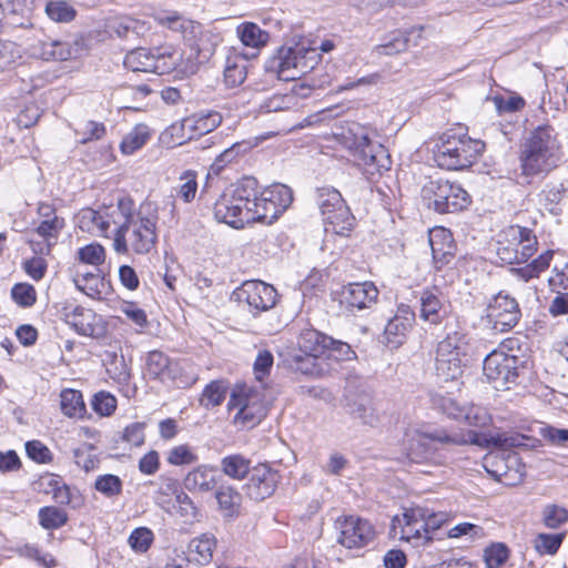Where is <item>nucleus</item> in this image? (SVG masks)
Listing matches in <instances>:
<instances>
[{
	"label": "nucleus",
	"instance_id": "obj_31",
	"mask_svg": "<svg viewBox=\"0 0 568 568\" xmlns=\"http://www.w3.org/2000/svg\"><path fill=\"white\" fill-rule=\"evenodd\" d=\"M263 192H258V182L254 186V196H250L248 207L252 216H250V223L255 221H262L272 223L282 213L275 207L274 203L267 200Z\"/></svg>",
	"mask_w": 568,
	"mask_h": 568
},
{
	"label": "nucleus",
	"instance_id": "obj_12",
	"mask_svg": "<svg viewBox=\"0 0 568 568\" xmlns=\"http://www.w3.org/2000/svg\"><path fill=\"white\" fill-rule=\"evenodd\" d=\"M466 335L463 332L447 333L436 348L435 368L444 381L457 379L463 374Z\"/></svg>",
	"mask_w": 568,
	"mask_h": 568
},
{
	"label": "nucleus",
	"instance_id": "obj_64",
	"mask_svg": "<svg viewBox=\"0 0 568 568\" xmlns=\"http://www.w3.org/2000/svg\"><path fill=\"white\" fill-rule=\"evenodd\" d=\"M26 453L30 459L39 464H45L51 462L52 459V454L50 449L40 440L27 442Z\"/></svg>",
	"mask_w": 568,
	"mask_h": 568
},
{
	"label": "nucleus",
	"instance_id": "obj_24",
	"mask_svg": "<svg viewBox=\"0 0 568 568\" xmlns=\"http://www.w3.org/2000/svg\"><path fill=\"white\" fill-rule=\"evenodd\" d=\"M424 509H410L403 514V521L395 517L393 519V529L396 531V523L400 526V536L402 540L412 542L414 547L425 546L433 540V535H428V531H425L423 519ZM397 532H395L396 535Z\"/></svg>",
	"mask_w": 568,
	"mask_h": 568
},
{
	"label": "nucleus",
	"instance_id": "obj_54",
	"mask_svg": "<svg viewBox=\"0 0 568 568\" xmlns=\"http://www.w3.org/2000/svg\"><path fill=\"white\" fill-rule=\"evenodd\" d=\"M149 133L143 128H135L128 133L121 142L120 149L123 154H132L141 149L148 141Z\"/></svg>",
	"mask_w": 568,
	"mask_h": 568
},
{
	"label": "nucleus",
	"instance_id": "obj_18",
	"mask_svg": "<svg viewBox=\"0 0 568 568\" xmlns=\"http://www.w3.org/2000/svg\"><path fill=\"white\" fill-rule=\"evenodd\" d=\"M239 301H244L252 313L268 311L276 304V290L262 281H246L234 293Z\"/></svg>",
	"mask_w": 568,
	"mask_h": 568
},
{
	"label": "nucleus",
	"instance_id": "obj_62",
	"mask_svg": "<svg viewBox=\"0 0 568 568\" xmlns=\"http://www.w3.org/2000/svg\"><path fill=\"white\" fill-rule=\"evenodd\" d=\"M325 356L327 358L333 357L336 361H348L355 357V352L347 343L334 339L329 336Z\"/></svg>",
	"mask_w": 568,
	"mask_h": 568
},
{
	"label": "nucleus",
	"instance_id": "obj_50",
	"mask_svg": "<svg viewBox=\"0 0 568 568\" xmlns=\"http://www.w3.org/2000/svg\"><path fill=\"white\" fill-rule=\"evenodd\" d=\"M154 541V534L148 527L133 529L128 538V544L136 554H145Z\"/></svg>",
	"mask_w": 568,
	"mask_h": 568
},
{
	"label": "nucleus",
	"instance_id": "obj_55",
	"mask_svg": "<svg viewBox=\"0 0 568 568\" xmlns=\"http://www.w3.org/2000/svg\"><path fill=\"white\" fill-rule=\"evenodd\" d=\"M509 556V549L503 542L491 544L485 549L484 558L487 568H499Z\"/></svg>",
	"mask_w": 568,
	"mask_h": 568
},
{
	"label": "nucleus",
	"instance_id": "obj_44",
	"mask_svg": "<svg viewBox=\"0 0 568 568\" xmlns=\"http://www.w3.org/2000/svg\"><path fill=\"white\" fill-rule=\"evenodd\" d=\"M227 394V386L223 381H212L202 392L200 404L209 409L220 406Z\"/></svg>",
	"mask_w": 568,
	"mask_h": 568
},
{
	"label": "nucleus",
	"instance_id": "obj_10",
	"mask_svg": "<svg viewBox=\"0 0 568 568\" xmlns=\"http://www.w3.org/2000/svg\"><path fill=\"white\" fill-rule=\"evenodd\" d=\"M180 60L170 47L136 48L125 54L123 64L133 72L165 74L174 70Z\"/></svg>",
	"mask_w": 568,
	"mask_h": 568
},
{
	"label": "nucleus",
	"instance_id": "obj_59",
	"mask_svg": "<svg viewBox=\"0 0 568 568\" xmlns=\"http://www.w3.org/2000/svg\"><path fill=\"white\" fill-rule=\"evenodd\" d=\"M91 406L100 416H110L116 408V398L110 393L100 392L93 396Z\"/></svg>",
	"mask_w": 568,
	"mask_h": 568
},
{
	"label": "nucleus",
	"instance_id": "obj_3",
	"mask_svg": "<svg viewBox=\"0 0 568 568\" xmlns=\"http://www.w3.org/2000/svg\"><path fill=\"white\" fill-rule=\"evenodd\" d=\"M559 144L550 125L536 128L524 144L520 155L523 173L535 175L556 166Z\"/></svg>",
	"mask_w": 568,
	"mask_h": 568
},
{
	"label": "nucleus",
	"instance_id": "obj_36",
	"mask_svg": "<svg viewBox=\"0 0 568 568\" xmlns=\"http://www.w3.org/2000/svg\"><path fill=\"white\" fill-rule=\"evenodd\" d=\"M222 122L221 113L216 111L197 112L192 116L183 120L182 128L195 131L196 134L203 135L216 129Z\"/></svg>",
	"mask_w": 568,
	"mask_h": 568
},
{
	"label": "nucleus",
	"instance_id": "obj_35",
	"mask_svg": "<svg viewBox=\"0 0 568 568\" xmlns=\"http://www.w3.org/2000/svg\"><path fill=\"white\" fill-rule=\"evenodd\" d=\"M78 226L88 233L103 236L106 235L110 229V220H108L103 212L85 207L81 210L77 216Z\"/></svg>",
	"mask_w": 568,
	"mask_h": 568
},
{
	"label": "nucleus",
	"instance_id": "obj_42",
	"mask_svg": "<svg viewBox=\"0 0 568 568\" xmlns=\"http://www.w3.org/2000/svg\"><path fill=\"white\" fill-rule=\"evenodd\" d=\"M215 547L216 539L212 534H203L200 537L193 538L189 544L190 552L196 555L195 560L201 565L211 561Z\"/></svg>",
	"mask_w": 568,
	"mask_h": 568
},
{
	"label": "nucleus",
	"instance_id": "obj_37",
	"mask_svg": "<svg viewBox=\"0 0 568 568\" xmlns=\"http://www.w3.org/2000/svg\"><path fill=\"white\" fill-rule=\"evenodd\" d=\"M133 214V202L130 199H120L115 207H110L103 213L110 220V226H115L114 231H129Z\"/></svg>",
	"mask_w": 568,
	"mask_h": 568
},
{
	"label": "nucleus",
	"instance_id": "obj_48",
	"mask_svg": "<svg viewBox=\"0 0 568 568\" xmlns=\"http://www.w3.org/2000/svg\"><path fill=\"white\" fill-rule=\"evenodd\" d=\"M268 201L273 202L275 207L283 213L293 201L292 190L284 184H274L262 191Z\"/></svg>",
	"mask_w": 568,
	"mask_h": 568
},
{
	"label": "nucleus",
	"instance_id": "obj_43",
	"mask_svg": "<svg viewBox=\"0 0 568 568\" xmlns=\"http://www.w3.org/2000/svg\"><path fill=\"white\" fill-rule=\"evenodd\" d=\"M63 217H53V220H42L37 226L36 232L39 236L43 237L47 242L45 248H40L41 254H49L51 246L55 243L59 233L64 227Z\"/></svg>",
	"mask_w": 568,
	"mask_h": 568
},
{
	"label": "nucleus",
	"instance_id": "obj_32",
	"mask_svg": "<svg viewBox=\"0 0 568 568\" xmlns=\"http://www.w3.org/2000/svg\"><path fill=\"white\" fill-rule=\"evenodd\" d=\"M215 498L224 518L233 519L240 516L242 495L235 487L226 484L217 486Z\"/></svg>",
	"mask_w": 568,
	"mask_h": 568
},
{
	"label": "nucleus",
	"instance_id": "obj_39",
	"mask_svg": "<svg viewBox=\"0 0 568 568\" xmlns=\"http://www.w3.org/2000/svg\"><path fill=\"white\" fill-rule=\"evenodd\" d=\"M236 34L239 36L241 42L245 47H250L252 49H260L265 45L270 39V36L266 31L262 30L254 22H243L236 28Z\"/></svg>",
	"mask_w": 568,
	"mask_h": 568
},
{
	"label": "nucleus",
	"instance_id": "obj_26",
	"mask_svg": "<svg viewBox=\"0 0 568 568\" xmlns=\"http://www.w3.org/2000/svg\"><path fill=\"white\" fill-rule=\"evenodd\" d=\"M67 323L82 336L99 338L104 334L101 317L90 308L75 306L67 314Z\"/></svg>",
	"mask_w": 568,
	"mask_h": 568
},
{
	"label": "nucleus",
	"instance_id": "obj_58",
	"mask_svg": "<svg viewBox=\"0 0 568 568\" xmlns=\"http://www.w3.org/2000/svg\"><path fill=\"white\" fill-rule=\"evenodd\" d=\"M197 174L195 171H185L180 180L182 181V184L179 187V196L185 202L190 203L194 200L196 192H197V181H196Z\"/></svg>",
	"mask_w": 568,
	"mask_h": 568
},
{
	"label": "nucleus",
	"instance_id": "obj_61",
	"mask_svg": "<svg viewBox=\"0 0 568 568\" xmlns=\"http://www.w3.org/2000/svg\"><path fill=\"white\" fill-rule=\"evenodd\" d=\"M197 460V456L187 445L173 447L168 456V463L174 466L190 465Z\"/></svg>",
	"mask_w": 568,
	"mask_h": 568
},
{
	"label": "nucleus",
	"instance_id": "obj_14",
	"mask_svg": "<svg viewBox=\"0 0 568 568\" xmlns=\"http://www.w3.org/2000/svg\"><path fill=\"white\" fill-rule=\"evenodd\" d=\"M316 203L324 223L332 226L336 234H344L353 227L354 216L338 190L322 187L317 190Z\"/></svg>",
	"mask_w": 568,
	"mask_h": 568
},
{
	"label": "nucleus",
	"instance_id": "obj_46",
	"mask_svg": "<svg viewBox=\"0 0 568 568\" xmlns=\"http://www.w3.org/2000/svg\"><path fill=\"white\" fill-rule=\"evenodd\" d=\"M38 517L39 524L47 530L59 529L68 523V514L54 506L40 508Z\"/></svg>",
	"mask_w": 568,
	"mask_h": 568
},
{
	"label": "nucleus",
	"instance_id": "obj_33",
	"mask_svg": "<svg viewBox=\"0 0 568 568\" xmlns=\"http://www.w3.org/2000/svg\"><path fill=\"white\" fill-rule=\"evenodd\" d=\"M215 468L201 465L190 471L184 478V486L190 491L209 493L217 486Z\"/></svg>",
	"mask_w": 568,
	"mask_h": 568
},
{
	"label": "nucleus",
	"instance_id": "obj_25",
	"mask_svg": "<svg viewBox=\"0 0 568 568\" xmlns=\"http://www.w3.org/2000/svg\"><path fill=\"white\" fill-rule=\"evenodd\" d=\"M293 47H281L264 64L265 71L275 74L280 80L290 81L300 78L297 60Z\"/></svg>",
	"mask_w": 568,
	"mask_h": 568
},
{
	"label": "nucleus",
	"instance_id": "obj_29",
	"mask_svg": "<svg viewBox=\"0 0 568 568\" xmlns=\"http://www.w3.org/2000/svg\"><path fill=\"white\" fill-rule=\"evenodd\" d=\"M255 53L248 57L243 50L233 49L226 57L224 67V82L229 88L241 85L247 75L250 58H255Z\"/></svg>",
	"mask_w": 568,
	"mask_h": 568
},
{
	"label": "nucleus",
	"instance_id": "obj_52",
	"mask_svg": "<svg viewBox=\"0 0 568 568\" xmlns=\"http://www.w3.org/2000/svg\"><path fill=\"white\" fill-rule=\"evenodd\" d=\"M565 539V534H539L535 540V548L540 555H555Z\"/></svg>",
	"mask_w": 568,
	"mask_h": 568
},
{
	"label": "nucleus",
	"instance_id": "obj_40",
	"mask_svg": "<svg viewBox=\"0 0 568 568\" xmlns=\"http://www.w3.org/2000/svg\"><path fill=\"white\" fill-rule=\"evenodd\" d=\"M221 470L232 479H244L251 469V460L241 454H232L221 459Z\"/></svg>",
	"mask_w": 568,
	"mask_h": 568
},
{
	"label": "nucleus",
	"instance_id": "obj_5",
	"mask_svg": "<svg viewBox=\"0 0 568 568\" xmlns=\"http://www.w3.org/2000/svg\"><path fill=\"white\" fill-rule=\"evenodd\" d=\"M458 444L445 429L415 432L407 442L406 455L412 463L444 465L449 456L448 446Z\"/></svg>",
	"mask_w": 568,
	"mask_h": 568
},
{
	"label": "nucleus",
	"instance_id": "obj_15",
	"mask_svg": "<svg viewBox=\"0 0 568 568\" xmlns=\"http://www.w3.org/2000/svg\"><path fill=\"white\" fill-rule=\"evenodd\" d=\"M519 364L517 356L493 351L484 358L483 373L496 390H507L518 384Z\"/></svg>",
	"mask_w": 568,
	"mask_h": 568
},
{
	"label": "nucleus",
	"instance_id": "obj_1",
	"mask_svg": "<svg viewBox=\"0 0 568 568\" xmlns=\"http://www.w3.org/2000/svg\"><path fill=\"white\" fill-rule=\"evenodd\" d=\"M341 144L349 151L355 163L373 179L392 166L388 151L371 139V130L359 123H349L339 134Z\"/></svg>",
	"mask_w": 568,
	"mask_h": 568
},
{
	"label": "nucleus",
	"instance_id": "obj_38",
	"mask_svg": "<svg viewBox=\"0 0 568 568\" xmlns=\"http://www.w3.org/2000/svg\"><path fill=\"white\" fill-rule=\"evenodd\" d=\"M60 408L70 418H82L87 413L82 393L73 388H64L60 393Z\"/></svg>",
	"mask_w": 568,
	"mask_h": 568
},
{
	"label": "nucleus",
	"instance_id": "obj_7",
	"mask_svg": "<svg viewBox=\"0 0 568 568\" xmlns=\"http://www.w3.org/2000/svg\"><path fill=\"white\" fill-rule=\"evenodd\" d=\"M184 28L186 33L185 44L190 52L185 59L178 62L181 71L185 74H195L200 67L206 63L215 52L220 42V37L212 29L205 28L202 23H186Z\"/></svg>",
	"mask_w": 568,
	"mask_h": 568
},
{
	"label": "nucleus",
	"instance_id": "obj_45",
	"mask_svg": "<svg viewBox=\"0 0 568 568\" xmlns=\"http://www.w3.org/2000/svg\"><path fill=\"white\" fill-rule=\"evenodd\" d=\"M405 32L395 30L387 34L383 42L375 47V52L378 55H394L407 50V40H405Z\"/></svg>",
	"mask_w": 568,
	"mask_h": 568
},
{
	"label": "nucleus",
	"instance_id": "obj_30",
	"mask_svg": "<svg viewBox=\"0 0 568 568\" xmlns=\"http://www.w3.org/2000/svg\"><path fill=\"white\" fill-rule=\"evenodd\" d=\"M144 375L153 381L174 378L173 362L161 351H151L144 362Z\"/></svg>",
	"mask_w": 568,
	"mask_h": 568
},
{
	"label": "nucleus",
	"instance_id": "obj_16",
	"mask_svg": "<svg viewBox=\"0 0 568 568\" xmlns=\"http://www.w3.org/2000/svg\"><path fill=\"white\" fill-rule=\"evenodd\" d=\"M486 318L490 328L497 333L511 331L521 318L517 300L505 292H499L487 304Z\"/></svg>",
	"mask_w": 568,
	"mask_h": 568
},
{
	"label": "nucleus",
	"instance_id": "obj_20",
	"mask_svg": "<svg viewBox=\"0 0 568 568\" xmlns=\"http://www.w3.org/2000/svg\"><path fill=\"white\" fill-rule=\"evenodd\" d=\"M39 57L43 60L67 61L81 57L87 50V41L82 36L72 41L48 39L39 41L34 47Z\"/></svg>",
	"mask_w": 568,
	"mask_h": 568
},
{
	"label": "nucleus",
	"instance_id": "obj_2",
	"mask_svg": "<svg viewBox=\"0 0 568 568\" xmlns=\"http://www.w3.org/2000/svg\"><path fill=\"white\" fill-rule=\"evenodd\" d=\"M463 129H452L444 132L434 150L437 165L446 170H464L471 166L485 150V143L471 139Z\"/></svg>",
	"mask_w": 568,
	"mask_h": 568
},
{
	"label": "nucleus",
	"instance_id": "obj_47",
	"mask_svg": "<svg viewBox=\"0 0 568 568\" xmlns=\"http://www.w3.org/2000/svg\"><path fill=\"white\" fill-rule=\"evenodd\" d=\"M45 13L50 20L60 23H68L77 16L75 9L64 0H52L47 2Z\"/></svg>",
	"mask_w": 568,
	"mask_h": 568
},
{
	"label": "nucleus",
	"instance_id": "obj_23",
	"mask_svg": "<svg viewBox=\"0 0 568 568\" xmlns=\"http://www.w3.org/2000/svg\"><path fill=\"white\" fill-rule=\"evenodd\" d=\"M485 467L498 480H516L523 476V465L516 453L509 450H499L490 453L485 457Z\"/></svg>",
	"mask_w": 568,
	"mask_h": 568
},
{
	"label": "nucleus",
	"instance_id": "obj_17",
	"mask_svg": "<svg viewBox=\"0 0 568 568\" xmlns=\"http://www.w3.org/2000/svg\"><path fill=\"white\" fill-rule=\"evenodd\" d=\"M334 526L338 531L336 541L347 549L364 548L375 537L374 527L368 520L361 517H338Z\"/></svg>",
	"mask_w": 568,
	"mask_h": 568
},
{
	"label": "nucleus",
	"instance_id": "obj_27",
	"mask_svg": "<svg viewBox=\"0 0 568 568\" xmlns=\"http://www.w3.org/2000/svg\"><path fill=\"white\" fill-rule=\"evenodd\" d=\"M419 303V317L429 324L437 325L442 323L447 314L444 296L437 287L423 291Z\"/></svg>",
	"mask_w": 568,
	"mask_h": 568
},
{
	"label": "nucleus",
	"instance_id": "obj_19",
	"mask_svg": "<svg viewBox=\"0 0 568 568\" xmlns=\"http://www.w3.org/2000/svg\"><path fill=\"white\" fill-rule=\"evenodd\" d=\"M280 480L281 475L277 470L272 469L266 464H260L250 471V478L244 485V490L250 499L262 501L274 494Z\"/></svg>",
	"mask_w": 568,
	"mask_h": 568
},
{
	"label": "nucleus",
	"instance_id": "obj_28",
	"mask_svg": "<svg viewBox=\"0 0 568 568\" xmlns=\"http://www.w3.org/2000/svg\"><path fill=\"white\" fill-rule=\"evenodd\" d=\"M329 336L314 328H307L300 334L297 345L305 355L306 362L315 361L325 356Z\"/></svg>",
	"mask_w": 568,
	"mask_h": 568
},
{
	"label": "nucleus",
	"instance_id": "obj_57",
	"mask_svg": "<svg viewBox=\"0 0 568 568\" xmlns=\"http://www.w3.org/2000/svg\"><path fill=\"white\" fill-rule=\"evenodd\" d=\"M173 507L184 521H192L197 516V508L190 496L184 491H178Z\"/></svg>",
	"mask_w": 568,
	"mask_h": 568
},
{
	"label": "nucleus",
	"instance_id": "obj_6",
	"mask_svg": "<svg viewBox=\"0 0 568 568\" xmlns=\"http://www.w3.org/2000/svg\"><path fill=\"white\" fill-rule=\"evenodd\" d=\"M424 204L439 214L456 213L468 207L470 196L460 184L448 180H429L420 191Z\"/></svg>",
	"mask_w": 568,
	"mask_h": 568
},
{
	"label": "nucleus",
	"instance_id": "obj_22",
	"mask_svg": "<svg viewBox=\"0 0 568 568\" xmlns=\"http://www.w3.org/2000/svg\"><path fill=\"white\" fill-rule=\"evenodd\" d=\"M415 312L410 306L400 304L396 314L388 320L379 342L389 348L399 347L415 323Z\"/></svg>",
	"mask_w": 568,
	"mask_h": 568
},
{
	"label": "nucleus",
	"instance_id": "obj_60",
	"mask_svg": "<svg viewBox=\"0 0 568 568\" xmlns=\"http://www.w3.org/2000/svg\"><path fill=\"white\" fill-rule=\"evenodd\" d=\"M274 357L270 351L263 349L257 353L253 364L255 379L260 383L270 374L273 366Z\"/></svg>",
	"mask_w": 568,
	"mask_h": 568
},
{
	"label": "nucleus",
	"instance_id": "obj_34",
	"mask_svg": "<svg viewBox=\"0 0 568 568\" xmlns=\"http://www.w3.org/2000/svg\"><path fill=\"white\" fill-rule=\"evenodd\" d=\"M108 31L111 36L128 39L131 34L139 37L143 34L148 28L144 21L134 19L129 16L114 17L106 22Z\"/></svg>",
	"mask_w": 568,
	"mask_h": 568
},
{
	"label": "nucleus",
	"instance_id": "obj_56",
	"mask_svg": "<svg viewBox=\"0 0 568 568\" xmlns=\"http://www.w3.org/2000/svg\"><path fill=\"white\" fill-rule=\"evenodd\" d=\"M243 152V144L242 143H234L229 149L224 150L222 153H220L214 162L211 164L210 171L214 174H220L223 169L234 162L240 154Z\"/></svg>",
	"mask_w": 568,
	"mask_h": 568
},
{
	"label": "nucleus",
	"instance_id": "obj_4",
	"mask_svg": "<svg viewBox=\"0 0 568 568\" xmlns=\"http://www.w3.org/2000/svg\"><path fill=\"white\" fill-rule=\"evenodd\" d=\"M255 185V178L245 176L232 187L225 190L214 203L215 219L234 229H241L250 223L252 214L248 203L251 201L250 196H254Z\"/></svg>",
	"mask_w": 568,
	"mask_h": 568
},
{
	"label": "nucleus",
	"instance_id": "obj_49",
	"mask_svg": "<svg viewBox=\"0 0 568 568\" xmlns=\"http://www.w3.org/2000/svg\"><path fill=\"white\" fill-rule=\"evenodd\" d=\"M294 50L297 58V71L300 72V77L313 70L320 59L317 49L300 43L294 45Z\"/></svg>",
	"mask_w": 568,
	"mask_h": 568
},
{
	"label": "nucleus",
	"instance_id": "obj_11",
	"mask_svg": "<svg viewBox=\"0 0 568 568\" xmlns=\"http://www.w3.org/2000/svg\"><path fill=\"white\" fill-rule=\"evenodd\" d=\"M498 241L497 255L506 264H521L528 261L537 250V239L528 227L510 225Z\"/></svg>",
	"mask_w": 568,
	"mask_h": 568
},
{
	"label": "nucleus",
	"instance_id": "obj_63",
	"mask_svg": "<svg viewBox=\"0 0 568 568\" xmlns=\"http://www.w3.org/2000/svg\"><path fill=\"white\" fill-rule=\"evenodd\" d=\"M542 515L545 525L551 529L558 528L568 519V511L556 505L546 506Z\"/></svg>",
	"mask_w": 568,
	"mask_h": 568
},
{
	"label": "nucleus",
	"instance_id": "obj_8",
	"mask_svg": "<svg viewBox=\"0 0 568 568\" xmlns=\"http://www.w3.org/2000/svg\"><path fill=\"white\" fill-rule=\"evenodd\" d=\"M429 244L435 282L443 285L454 283L458 277V272L453 234L444 227L435 229L429 234Z\"/></svg>",
	"mask_w": 568,
	"mask_h": 568
},
{
	"label": "nucleus",
	"instance_id": "obj_53",
	"mask_svg": "<svg viewBox=\"0 0 568 568\" xmlns=\"http://www.w3.org/2000/svg\"><path fill=\"white\" fill-rule=\"evenodd\" d=\"M12 300L21 307H31L37 302V292L29 283H17L11 288Z\"/></svg>",
	"mask_w": 568,
	"mask_h": 568
},
{
	"label": "nucleus",
	"instance_id": "obj_21",
	"mask_svg": "<svg viewBox=\"0 0 568 568\" xmlns=\"http://www.w3.org/2000/svg\"><path fill=\"white\" fill-rule=\"evenodd\" d=\"M379 291L373 282L349 283L341 291V304L351 313L372 308L377 303Z\"/></svg>",
	"mask_w": 568,
	"mask_h": 568
},
{
	"label": "nucleus",
	"instance_id": "obj_9",
	"mask_svg": "<svg viewBox=\"0 0 568 568\" xmlns=\"http://www.w3.org/2000/svg\"><path fill=\"white\" fill-rule=\"evenodd\" d=\"M158 204L152 201L141 203L136 214L130 222L129 243L138 254L149 253L158 241L156 224L159 221Z\"/></svg>",
	"mask_w": 568,
	"mask_h": 568
},
{
	"label": "nucleus",
	"instance_id": "obj_13",
	"mask_svg": "<svg viewBox=\"0 0 568 568\" xmlns=\"http://www.w3.org/2000/svg\"><path fill=\"white\" fill-rule=\"evenodd\" d=\"M227 409H237L234 415V423L248 428L258 424L267 413L261 394L246 384L236 385L232 389Z\"/></svg>",
	"mask_w": 568,
	"mask_h": 568
},
{
	"label": "nucleus",
	"instance_id": "obj_51",
	"mask_svg": "<svg viewBox=\"0 0 568 568\" xmlns=\"http://www.w3.org/2000/svg\"><path fill=\"white\" fill-rule=\"evenodd\" d=\"M122 486L121 478L113 474L100 475L94 483V488L108 498L120 495Z\"/></svg>",
	"mask_w": 568,
	"mask_h": 568
},
{
	"label": "nucleus",
	"instance_id": "obj_41",
	"mask_svg": "<svg viewBox=\"0 0 568 568\" xmlns=\"http://www.w3.org/2000/svg\"><path fill=\"white\" fill-rule=\"evenodd\" d=\"M347 410L354 419H358L364 425L375 426L378 423V416L368 397H359L348 403Z\"/></svg>",
	"mask_w": 568,
	"mask_h": 568
}]
</instances>
